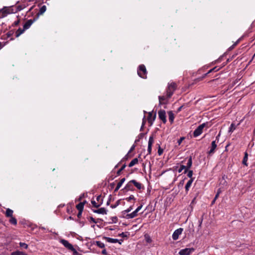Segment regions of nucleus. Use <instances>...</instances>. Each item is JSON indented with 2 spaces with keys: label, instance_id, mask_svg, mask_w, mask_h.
<instances>
[{
  "label": "nucleus",
  "instance_id": "43",
  "mask_svg": "<svg viewBox=\"0 0 255 255\" xmlns=\"http://www.w3.org/2000/svg\"><path fill=\"white\" fill-rule=\"evenodd\" d=\"M134 216L136 217L137 215L138 212L135 210L133 212H132Z\"/></svg>",
  "mask_w": 255,
  "mask_h": 255
},
{
  "label": "nucleus",
  "instance_id": "35",
  "mask_svg": "<svg viewBox=\"0 0 255 255\" xmlns=\"http://www.w3.org/2000/svg\"><path fill=\"white\" fill-rule=\"evenodd\" d=\"M132 209V208L131 206L129 207L127 209L124 210V211H123V213L124 214H125V213H128Z\"/></svg>",
  "mask_w": 255,
  "mask_h": 255
},
{
  "label": "nucleus",
  "instance_id": "24",
  "mask_svg": "<svg viewBox=\"0 0 255 255\" xmlns=\"http://www.w3.org/2000/svg\"><path fill=\"white\" fill-rule=\"evenodd\" d=\"M169 98H168L167 97V95H166V96H159L158 97V99H159V103L160 104H161L163 101L167 100V99H169Z\"/></svg>",
  "mask_w": 255,
  "mask_h": 255
},
{
  "label": "nucleus",
  "instance_id": "8",
  "mask_svg": "<svg viewBox=\"0 0 255 255\" xmlns=\"http://www.w3.org/2000/svg\"><path fill=\"white\" fill-rule=\"evenodd\" d=\"M183 230L182 228H179L176 230L172 234L173 240H177L178 239L179 235L182 234Z\"/></svg>",
  "mask_w": 255,
  "mask_h": 255
},
{
  "label": "nucleus",
  "instance_id": "7",
  "mask_svg": "<svg viewBox=\"0 0 255 255\" xmlns=\"http://www.w3.org/2000/svg\"><path fill=\"white\" fill-rule=\"evenodd\" d=\"M194 251V248H185L181 250L179 252V254L180 255H190Z\"/></svg>",
  "mask_w": 255,
  "mask_h": 255
},
{
  "label": "nucleus",
  "instance_id": "55",
  "mask_svg": "<svg viewBox=\"0 0 255 255\" xmlns=\"http://www.w3.org/2000/svg\"><path fill=\"white\" fill-rule=\"evenodd\" d=\"M82 198V196H80V198H79V200H81V199Z\"/></svg>",
  "mask_w": 255,
  "mask_h": 255
},
{
  "label": "nucleus",
  "instance_id": "29",
  "mask_svg": "<svg viewBox=\"0 0 255 255\" xmlns=\"http://www.w3.org/2000/svg\"><path fill=\"white\" fill-rule=\"evenodd\" d=\"M247 159H248V154L247 152H246L243 161V163L246 165H247Z\"/></svg>",
  "mask_w": 255,
  "mask_h": 255
},
{
  "label": "nucleus",
  "instance_id": "15",
  "mask_svg": "<svg viewBox=\"0 0 255 255\" xmlns=\"http://www.w3.org/2000/svg\"><path fill=\"white\" fill-rule=\"evenodd\" d=\"M33 23L32 19L28 20L24 24L23 28L25 30L28 29Z\"/></svg>",
  "mask_w": 255,
  "mask_h": 255
},
{
  "label": "nucleus",
  "instance_id": "48",
  "mask_svg": "<svg viewBox=\"0 0 255 255\" xmlns=\"http://www.w3.org/2000/svg\"><path fill=\"white\" fill-rule=\"evenodd\" d=\"M18 23H19V21L17 20V21H15L14 22V24L15 25H17L18 24Z\"/></svg>",
  "mask_w": 255,
  "mask_h": 255
},
{
  "label": "nucleus",
  "instance_id": "16",
  "mask_svg": "<svg viewBox=\"0 0 255 255\" xmlns=\"http://www.w3.org/2000/svg\"><path fill=\"white\" fill-rule=\"evenodd\" d=\"M85 203H86V202H80V203H79L78 205H76L77 209L80 212H82L83 208H84V206Z\"/></svg>",
  "mask_w": 255,
  "mask_h": 255
},
{
  "label": "nucleus",
  "instance_id": "57",
  "mask_svg": "<svg viewBox=\"0 0 255 255\" xmlns=\"http://www.w3.org/2000/svg\"><path fill=\"white\" fill-rule=\"evenodd\" d=\"M186 159H185L184 161H182V163H183V162L185 161V160H186Z\"/></svg>",
  "mask_w": 255,
  "mask_h": 255
},
{
  "label": "nucleus",
  "instance_id": "19",
  "mask_svg": "<svg viewBox=\"0 0 255 255\" xmlns=\"http://www.w3.org/2000/svg\"><path fill=\"white\" fill-rule=\"evenodd\" d=\"M169 120V121L172 123L173 122L174 119V115L172 111H169L168 112Z\"/></svg>",
  "mask_w": 255,
  "mask_h": 255
},
{
  "label": "nucleus",
  "instance_id": "33",
  "mask_svg": "<svg viewBox=\"0 0 255 255\" xmlns=\"http://www.w3.org/2000/svg\"><path fill=\"white\" fill-rule=\"evenodd\" d=\"M125 181V178H123L120 180V181L118 183L117 185L121 187Z\"/></svg>",
  "mask_w": 255,
  "mask_h": 255
},
{
  "label": "nucleus",
  "instance_id": "37",
  "mask_svg": "<svg viewBox=\"0 0 255 255\" xmlns=\"http://www.w3.org/2000/svg\"><path fill=\"white\" fill-rule=\"evenodd\" d=\"M163 153V149L159 146L158 149V154L159 155H161Z\"/></svg>",
  "mask_w": 255,
  "mask_h": 255
},
{
  "label": "nucleus",
  "instance_id": "53",
  "mask_svg": "<svg viewBox=\"0 0 255 255\" xmlns=\"http://www.w3.org/2000/svg\"><path fill=\"white\" fill-rule=\"evenodd\" d=\"M221 191L220 189H219V190H218L217 193H219V194H220V193H221Z\"/></svg>",
  "mask_w": 255,
  "mask_h": 255
},
{
  "label": "nucleus",
  "instance_id": "27",
  "mask_svg": "<svg viewBox=\"0 0 255 255\" xmlns=\"http://www.w3.org/2000/svg\"><path fill=\"white\" fill-rule=\"evenodd\" d=\"M135 216H134V215L133 214V213L132 212L131 213H130V214H127L126 216H125V218L126 219H132V218H134Z\"/></svg>",
  "mask_w": 255,
  "mask_h": 255
},
{
  "label": "nucleus",
  "instance_id": "36",
  "mask_svg": "<svg viewBox=\"0 0 255 255\" xmlns=\"http://www.w3.org/2000/svg\"><path fill=\"white\" fill-rule=\"evenodd\" d=\"M187 176L189 177L190 179L193 178V171L192 170H189L187 172Z\"/></svg>",
  "mask_w": 255,
  "mask_h": 255
},
{
  "label": "nucleus",
  "instance_id": "28",
  "mask_svg": "<svg viewBox=\"0 0 255 255\" xmlns=\"http://www.w3.org/2000/svg\"><path fill=\"white\" fill-rule=\"evenodd\" d=\"M46 6L45 5H43L40 8V10H39V13L40 14H43L46 11Z\"/></svg>",
  "mask_w": 255,
  "mask_h": 255
},
{
  "label": "nucleus",
  "instance_id": "11",
  "mask_svg": "<svg viewBox=\"0 0 255 255\" xmlns=\"http://www.w3.org/2000/svg\"><path fill=\"white\" fill-rule=\"evenodd\" d=\"M156 117L155 114H153L152 112H149L148 113V123L150 124V125H152L153 121L155 120Z\"/></svg>",
  "mask_w": 255,
  "mask_h": 255
},
{
  "label": "nucleus",
  "instance_id": "23",
  "mask_svg": "<svg viewBox=\"0 0 255 255\" xmlns=\"http://www.w3.org/2000/svg\"><path fill=\"white\" fill-rule=\"evenodd\" d=\"M11 255H27L26 253L20 252V251H15L13 252L11 254Z\"/></svg>",
  "mask_w": 255,
  "mask_h": 255
},
{
  "label": "nucleus",
  "instance_id": "38",
  "mask_svg": "<svg viewBox=\"0 0 255 255\" xmlns=\"http://www.w3.org/2000/svg\"><path fill=\"white\" fill-rule=\"evenodd\" d=\"M134 199V197L133 195H130L128 198H127L126 199V200L128 201H129L130 200H133Z\"/></svg>",
  "mask_w": 255,
  "mask_h": 255
},
{
  "label": "nucleus",
  "instance_id": "52",
  "mask_svg": "<svg viewBox=\"0 0 255 255\" xmlns=\"http://www.w3.org/2000/svg\"><path fill=\"white\" fill-rule=\"evenodd\" d=\"M106 250H104L103 251H102V254H106Z\"/></svg>",
  "mask_w": 255,
  "mask_h": 255
},
{
  "label": "nucleus",
  "instance_id": "42",
  "mask_svg": "<svg viewBox=\"0 0 255 255\" xmlns=\"http://www.w3.org/2000/svg\"><path fill=\"white\" fill-rule=\"evenodd\" d=\"M142 206L141 205V206H139V207H138L136 209V210L138 212L142 208Z\"/></svg>",
  "mask_w": 255,
  "mask_h": 255
},
{
  "label": "nucleus",
  "instance_id": "21",
  "mask_svg": "<svg viewBox=\"0 0 255 255\" xmlns=\"http://www.w3.org/2000/svg\"><path fill=\"white\" fill-rule=\"evenodd\" d=\"M13 211L10 209H7L6 210L5 215L7 217H11L12 216Z\"/></svg>",
  "mask_w": 255,
  "mask_h": 255
},
{
  "label": "nucleus",
  "instance_id": "31",
  "mask_svg": "<svg viewBox=\"0 0 255 255\" xmlns=\"http://www.w3.org/2000/svg\"><path fill=\"white\" fill-rule=\"evenodd\" d=\"M132 183H130V181L128 182V183L127 184L126 186V188L128 189V190H130L132 189Z\"/></svg>",
  "mask_w": 255,
  "mask_h": 255
},
{
  "label": "nucleus",
  "instance_id": "10",
  "mask_svg": "<svg viewBox=\"0 0 255 255\" xmlns=\"http://www.w3.org/2000/svg\"><path fill=\"white\" fill-rule=\"evenodd\" d=\"M154 142V139L153 136H151L149 138V140L148 142V148H147V151L148 154H150L151 152V149H152V145Z\"/></svg>",
  "mask_w": 255,
  "mask_h": 255
},
{
  "label": "nucleus",
  "instance_id": "1",
  "mask_svg": "<svg viewBox=\"0 0 255 255\" xmlns=\"http://www.w3.org/2000/svg\"><path fill=\"white\" fill-rule=\"evenodd\" d=\"M192 164V160L191 157H189L187 159V163L186 164V165H181L178 170V172L179 173H180L182 172L183 170H184V173H186L187 172L188 169L190 168Z\"/></svg>",
  "mask_w": 255,
  "mask_h": 255
},
{
  "label": "nucleus",
  "instance_id": "46",
  "mask_svg": "<svg viewBox=\"0 0 255 255\" xmlns=\"http://www.w3.org/2000/svg\"><path fill=\"white\" fill-rule=\"evenodd\" d=\"M219 196V193H217L215 198H214V201H215L218 197Z\"/></svg>",
  "mask_w": 255,
  "mask_h": 255
},
{
  "label": "nucleus",
  "instance_id": "51",
  "mask_svg": "<svg viewBox=\"0 0 255 255\" xmlns=\"http://www.w3.org/2000/svg\"><path fill=\"white\" fill-rule=\"evenodd\" d=\"M3 46V45L2 43L0 42V49Z\"/></svg>",
  "mask_w": 255,
  "mask_h": 255
},
{
  "label": "nucleus",
  "instance_id": "45",
  "mask_svg": "<svg viewBox=\"0 0 255 255\" xmlns=\"http://www.w3.org/2000/svg\"><path fill=\"white\" fill-rule=\"evenodd\" d=\"M121 187L117 185V187H116V188L115 189V192L117 191Z\"/></svg>",
  "mask_w": 255,
  "mask_h": 255
},
{
  "label": "nucleus",
  "instance_id": "9",
  "mask_svg": "<svg viewBox=\"0 0 255 255\" xmlns=\"http://www.w3.org/2000/svg\"><path fill=\"white\" fill-rule=\"evenodd\" d=\"M158 116L159 119L163 123H165L166 122V113L164 110H160L158 111Z\"/></svg>",
  "mask_w": 255,
  "mask_h": 255
},
{
  "label": "nucleus",
  "instance_id": "44",
  "mask_svg": "<svg viewBox=\"0 0 255 255\" xmlns=\"http://www.w3.org/2000/svg\"><path fill=\"white\" fill-rule=\"evenodd\" d=\"M146 238V241L148 243L150 242H151V240L150 239V238L149 237H145Z\"/></svg>",
  "mask_w": 255,
  "mask_h": 255
},
{
  "label": "nucleus",
  "instance_id": "18",
  "mask_svg": "<svg viewBox=\"0 0 255 255\" xmlns=\"http://www.w3.org/2000/svg\"><path fill=\"white\" fill-rule=\"evenodd\" d=\"M193 181V178L190 179L185 185V190L187 192L191 187Z\"/></svg>",
  "mask_w": 255,
  "mask_h": 255
},
{
  "label": "nucleus",
  "instance_id": "26",
  "mask_svg": "<svg viewBox=\"0 0 255 255\" xmlns=\"http://www.w3.org/2000/svg\"><path fill=\"white\" fill-rule=\"evenodd\" d=\"M9 222L13 225H16L17 224V220L16 219L13 217H10V219L9 220Z\"/></svg>",
  "mask_w": 255,
  "mask_h": 255
},
{
  "label": "nucleus",
  "instance_id": "17",
  "mask_svg": "<svg viewBox=\"0 0 255 255\" xmlns=\"http://www.w3.org/2000/svg\"><path fill=\"white\" fill-rule=\"evenodd\" d=\"M130 183H132V184L138 189H140L142 187V185L141 184L139 183V182H137L136 181H135V180H132L130 181Z\"/></svg>",
  "mask_w": 255,
  "mask_h": 255
},
{
  "label": "nucleus",
  "instance_id": "22",
  "mask_svg": "<svg viewBox=\"0 0 255 255\" xmlns=\"http://www.w3.org/2000/svg\"><path fill=\"white\" fill-rule=\"evenodd\" d=\"M25 30L24 29V28L22 29L21 28H19L16 32V36L18 37L20 36L22 33L24 32V31Z\"/></svg>",
  "mask_w": 255,
  "mask_h": 255
},
{
  "label": "nucleus",
  "instance_id": "3",
  "mask_svg": "<svg viewBox=\"0 0 255 255\" xmlns=\"http://www.w3.org/2000/svg\"><path fill=\"white\" fill-rule=\"evenodd\" d=\"M207 123H203L199 126L194 130L193 132V136L196 137L201 134V133L203 132L204 128H205L207 126Z\"/></svg>",
  "mask_w": 255,
  "mask_h": 255
},
{
  "label": "nucleus",
  "instance_id": "4",
  "mask_svg": "<svg viewBox=\"0 0 255 255\" xmlns=\"http://www.w3.org/2000/svg\"><path fill=\"white\" fill-rule=\"evenodd\" d=\"M146 69L143 65H140L137 70V74L139 77L142 78H146Z\"/></svg>",
  "mask_w": 255,
  "mask_h": 255
},
{
  "label": "nucleus",
  "instance_id": "25",
  "mask_svg": "<svg viewBox=\"0 0 255 255\" xmlns=\"http://www.w3.org/2000/svg\"><path fill=\"white\" fill-rule=\"evenodd\" d=\"M236 125L232 123L229 128V132H231V133L233 132V131L236 129Z\"/></svg>",
  "mask_w": 255,
  "mask_h": 255
},
{
  "label": "nucleus",
  "instance_id": "49",
  "mask_svg": "<svg viewBox=\"0 0 255 255\" xmlns=\"http://www.w3.org/2000/svg\"><path fill=\"white\" fill-rule=\"evenodd\" d=\"M81 214H82V212H80V211H79V213L77 215L78 217H80V216L81 215Z\"/></svg>",
  "mask_w": 255,
  "mask_h": 255
},
{
  "label": "nucleus",
  "instance_id": "54",
  "mask_svg": "<svg viewBox=\"0 0 255 255\" xmlns=\"http://www.w3.org/2000/svg\"><path fill=\"white\" fill-rule=\"evenodd\" d=\"M117 207V205L112 206V208H114Z\"/></svg>",
  "mask_w": 255,
  "mask_h": 255
},
{
  "label": "nucleus",
  "instance_id": "5",
  "mask_svg": "<svg viewBox=\"0 0 255 255\" xmlns=\"http://www.w3.org/2000/svg\"><path fill=\"white\" fill-rule=\"evenodd\" d=\"M60 243H61L65 248H66L69 250H71L72 252L75 250L72 245L69 243V242L66 240L61 239L60 240Z\"/></svg>",
  "mask_w": 255,
  "mask_h": 255
},
{
  "label": "nucleus",
  "instance_id": "56",
  "mask_svg": "<svg viewBox=\"0 0 255 255\" xmlns=\"http://www.w3.org/2000/svg\"><path fill=\"white\" fill-rule=\"evenodd\" d=\"M215 201H214V199L213 200V201H212V204H213L214 202H215Z\"/></svg>",
  "mask_w": 255,
  "mask_h": 255
},
{
  "label": "nucleus",
  "instance_id": "20",
  "mask_svg": "<svg viewBox=\"0 0 255 255\" xmlns=\"http://www.w3.org/2000/svg\"><path fill=\"white\" fill-rule=\"evenodd\" d=\"M138 163V159L136 158H134L132 159L130 162L128 164V166L131 167L133 166V165H135Z\"/></svg>",
  "mask_w": 255,
  "mask_h": 255
},
{
  "label": "nucleus",
  "instance_id": "39",
  "mask_svg": "<svg viewBox=\"0 0 255 255\" xmlns=\"http://www.w3.org/2000/svg\"><path fill=\"white\" fill-rule=\"evenodd\" d=\"M184 139V137H181L179 139H178V140L177 142H178V144H179V145L181 144V143L182 142V140H183Z\"/></svg>",
  "mask_w": 255,
  "mask_h": 255
},
{
  "label": "nucleus",
  "instance_id": "2",
  "mask_svg": "<svg viewBox=\"0 0 255 255\" xmlns=\"http://www.w3.org/2000/svg\"><path fill=\"white\" fill-rule=\"evenodd\" d=\"M176 88V84L174 82H171L168 84V88L166 91V93L168 98H170L173 94Z\"/></svg>",
  "mask_w": 255,
  "mask_h": 255
},
{
  "label": "nucleus",
  "instance_id": "13",
  "mask_svg": "<svg viewBox=\"0 0 255 255\" xmlns=\"http://www.w3.org/2000/svg\"><path fill=\"white\" fill-rule=\"evenodd\" d=\"M106 240L108 242L111 243H119L120 244H121L123 242V240H119L118 239H113L109 237L106 238Z\"/></svg>",
  "mask_w": 255,
  "mask_h": 255
},
{
  "label": "nucleus",
  "instance_id": "32",
  "mask_svg": "<svg viewBox=\"0 0 255 255\" xmlns=\"http://www.w3.org/2000/svg\"><path fill=\"white\" fill-rule=\"evenodd\" d=\"M126 165L125 164H124L122 167L117 172V174L118 175H120V174L121 173V172L125 169V168L126 167Z\"/></svg>",
  "mask_w": 255,
  "mask_h": 255
},
{
  "label": "nucleus",
  "instance_id": "12",
  "mask_svg": "<svg viewBox=\"0 0 255 255\" xmlns=\"http://www.w3.org/2000/svg\"><path fill=\"white\" fill-rule=\"evenodd\" d=\"M217 147L216 141H213L211 143V146L210 149L208 151V154L210 155L213 154L215 152V150Z\"/></svg>",
  "mask_w": 255,
  "mask_h": 255
},
{
  "label": "nucleus",
  "instance_id": "47",
  "mask_svg": "<svg viewBox=\"0 0 255 255\" xmlns=\"http://www.w3.org/2000/svg\"><path fill=\"white\" fill-rule=\"evenodd\" d=\"M215 69V68H213V69L210 70L208 72V73H211V72L214 71Z\"/></svg>",
  "mask_w": 255,
  "mask_h": 255
},
{
  "label": "nucleus",
  "instance_id": "41",
  "mask_svg": "<svg viewBox=\"0 0 255 255\" xmlns=\"http://www.w3.org/2000/svg\"><path fill=\"white\" fill-rule=\"evenodd\" d=\"M119 236L122 237H127V235L125 233H122L121 234H119Z\"/></svg>",
  "mask_w": 255,
  "mask_h": 255
},
{
  "label": "nucleus",
  "instance_id": "30",
  "mask_svg": "<svg viewBox=\"0 0 255 255\" xmlns=\"http://www.w3.org/2000/svg\"><path fill=\"white\" fill-rule=\"evenodd\" d=\"M97 245L100 248H103L105 247V245L104 243H102L100 241H97L96 243Z\"/></svg>",
  "mask_w": 255,
  "mask_h": 255
},
{
  "label": "nucleus",
  "instance_id": "50",
  "mask_svg": "<svg viewBox=\"0 0 255 255\" xmlns=\"http://www.w3.org/2000/svg\"><path fill=\"white\" fill-rule=\"evenodd\" d=\"M134 147H135V145H133L131 146V148H130V151L132 150L134 148Z\"/></svg>",
  "mask_w": 255,
  "mask_h": 255
},
{
  "label": "nucleus",
  "instance_id": "14",
  "mask_svg": "<svg viewBox=\"0 0 255 255\" xmlns=\"http://www.w3.org/2000/svg\"><path fill=\"white\" fill-rule=\"evenodd\" d=\"M93 212L96 213L103 214V215L107 214V211L105 208H101L97 210H94Z\"/></svg>",
  "mask_w": 255,
  "mask_h": 255
},
{
  "label": "nucleus",
  "instance_id": "6",
  "mask_svg": "<svg viewBox=\"0 0 255 255\" xmlns=\"http://www.w3.org/2000/svg\"><path fill=\"white\" fill-rule=\"evenodd\" d=\"M96 200H97L96 201L92 200L91 201V203H92V205H93V206H94L96 208H98L99 206H100L103 203V201H102L101 196V195L98 196L96 198Z\"/></svg>",
  "mask_w": 255,
  "mask_h": 255
},
{
  "label": "nucleus",
  "instance_id": "34",
  "mask_svg": "<svg viewBox=\"0 0 255 255\" xmlns=\"http://www.w3.org/2000/svg\"><path fill=\"white\" fill-rule=\"evenodd\" d=\"M19 246H20V247H22V248H24L25 249H27L28 248V245L27 244H26L25 243H24L20 242L19 243Z\"/></svg>",
  "mask_w": 255,
  "mask_h": 255
},
{
  "label": "nucleus",
  "instance_id": "40",
  "mask_svg": "<svg viewBox=\"0 0 255 255\" xmlns=\"http://www.w3.org/2000/svg\"><path fill=\"white\" fill-rule=\"evenodd\" d=\"M73 255H82L81 254L78 253L77 251L75 250L73 252Z\"/></svg>",
  "mask_w": 255,
  "mask_h": 255
}]
</instances>
